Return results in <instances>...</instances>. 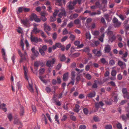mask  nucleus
Listing matches in <instances>:
<instances>
[{
  "instance_id": "1",
  "label": "nucleus",
  "mask_w": 129,
  "mask_h": 129,
  "mask_svg": "<svg viewBox=\"0 0 129 129\" xmlns=\"http://www.w3.org/2000/svg\"><path fill=\"white\" fill-rule=\"evenodd\" d=\"M18 51L20 56L21 57V58L20 61V62H22L23 61L26 60L27 57V55L25 51H24V54H22L21 52L19 50H18Z\"/></svg>"
},
{
  "instance_id": "2",
  "label": "nucleus",
  "mask_w": 129,
  "mask_h": 129,
  "mask_svg": "<svg viewBox=\"0 0 129 129\" xmlns=\"http://www.w3.org/2000/svg\"><path fill=\"white\" fill-rule=\"evenodd\" d=\"M30 20L33 21L34 20L37 22H39L41 21V19L38 18L37 15L34 13H32L30 17Z\"/></svg>"
},
{
  "instance_id": "3",
  "label": "nucleus",
  "mask_w": 129,
  "mask_h": 129,
  "mask_svg": "<svg viewBox=\"0 0 129 129\" xmlns=\"http://www.w3.org/2000/svg\"><path fill=\"white\" fill-rule=\"evenodd\" d=\"M59 12V10L56 9L55 10V11L53 13V15L51 16L50 18V20L51 22H54L56 20V16Z\"/></svg>"
},
{
  "instance_id": "4",
  "label": "nucleus",
  "mask_w": 129,
  "mask_h": 129,
  "mask_svg": "<svg viewBox=\"0 0 129 129\" xmlns=\"http://www.w3.org/2000/svg\"><path fill=\"white\" fill-rule=\"evenodd\" d=\"M21 22L25 27H29L30 26L29 20L27 18L21 20Z\"/></svg>"
},
{
  "instance_id": "5",
  "label": "nucleus",
  "mask_w": 129,
  "mask_h": 129,
  "mask_svg": "<svg viewBox=\"0 0 129 129\" xmlns=\"http://www.w3.org/2000/svg\"><path fill=\"white\" fill-rule=\"evenodd\" d=\"M114 26L115 27H119L121 24V23L119 21L118 19L116 17L113 18L112 20Z\"/></svg>"
},
{
  "instance_id": "6",
  "label": "nucleus",
  "mask_w": 129,
  "mask_h": 129,
  "mask_svg": "<svg viewBox=\"0 0 129 129\" xmlns=\"http://www.w3.org/2000/svg\"><path fill=\"white\" fill-rule=\"evenodd\" d=\"M55 61V59L54 58H53L52 60H48L47 61L46 64V66L48 67H52L53 66Z\"/></svg>"
},
{
  "instance_id": "7",
  "label": "nucleus",
  "mask_w": 129,
  "mask_h": 129,
  "mask_svg": "<svg viewBox=\"0 0 129 129\" xmlns=\"http://www.w3.org/2000/svg\"><path fill=\"white\" fill-rule=\"evenodd\" d=\"M28 85L27 87L29 91L32 93H33L35 89L33 86V84L31 80L30 81H28Z\"/></svg>"
},
{
  "instance_id": "8",
  "label": "nucleus",
  "mask_w": 129,
  "mask_h": 129,
  "mask_svg": "<svg viewBox=\"0 0 129 129\" xmlns=\"http://www.w3.org/2000/svg\"><path fill=\"white\" fill-rule=\"evenodd\" d=\"M119 54L121 55L123 54V56L120 57L124 61L126 62L127 61V60L125 58L127 57L128 55L127 52H126L124 53L123 54L122 51L121 50H120L119 51Z\"/></svg>"
},
{
  "instance_id": "9",
  "label": "nucleus",
  "mask_w": 129,
  "mask_h": 129,
  "mask_svg": "<svg viewBox=\"0 0 129 129\" xmlns=\"http://www.w3.org/2000/svg\"><path fill=\"white\" fill-rule=\"evenodd\" d=\"M47 47L46 45L43 46L42 48L41 47L39 48V52L43 56L45 54L44 52L47 50Z\"/></svg>"
},
{
  "instance_id": "10",
  "label": "nucleus",
  "mask_w": 129,
  "mask_h": 129,
  "mask_svg": "<svg viewBox=\"0 0 129 129\" xmlns=\"http://www.w3.org/2000/svg\"><path fill=\"white\" fill-rule=\"evenodd\" d=\"M122 91L123 93V96L124 98L127 99H129L128 93L127 92V90L125 88H123L122 90Z\"/></svg>"
},
{
  "instance_id": "11",
  "label": "nucleus",
  "mask_w": 129,
  "mask_h": 129,
  "mask_svg": "<svg viewBox=\"0 0 129 129\" xmlns=\"http://www.w3.org/2000/svg\"><path fill=\"white\" fill-rule=\"evenodd\" d=\"M30 39L32 42H34L37 43L38 42H41L42 41V40L40 38H38L37 37H33L31 36Z\"/></svg>"
},
{
  "instance_id": "12",
  "label": "nucleus",
  "mask_w": 129,
  "mask_h": 129,
  "mask_svg": "<svg viewBox=\"0 0 129 129\" xmlns=\"http://www.w3.org/2000/svg\"><path fill=\"white\" fill-rule=\"evenodd\" d=\"M61 12L58 15L59 17L61 18L63 16H66V12L64 9L62 8L60 10Z\"/></svg>"
},
{
  "instance_id": "13",
  "label": "nucleus",
  "mask_w": 129,
  "mask_h": 129,
  "mask_svg": "<svg viewBox=\"0 0 129 129\" xmlns=\"http://www.w3.org/2000/svg\"><path fill=\"white\" fill-rule=\"evenodd\" d=\"M23 70H24V77L27 80H28V78L27 77V74H28V70L27 68L23 66Z\"/></svg>"
},
{
  "instance_id": "14",
  "label": "nucleus",
  "mask_w": 129,
  "mask_h": 129,
  "mask_svg": "<svg viewBox=\"0 0 129 129\" xmlns=\"http://www.w3.org/2000/svg\"><path fill=\"white\" fill-rule=\"evenodd\" d=\"M67 7L70 10H73L74 9V6L75 5H74L73 4V2L70 1L67 4Z\"/></svg>"
},
{
  "instance_id": "15",
  "label": "nucleus",
  "mask_w": 129,
  "mask_h": 129,
  "mask_svg": "<svg viewBox=\"0 0 129 129\" xmlns=\"http://www.w3.org/2000/svg\"><path fill=\"white\" fill-rule=\"evenodd\" d=\"M92 52L96 56H100L102 55V53L100 50H98L97 49H95L93 50Z\"/></svg>"
},
{
  "instance_id": "16",
  "label": "nucleus",
  "mask_w": 129,
  "mask_h": 129,
  "mask_svg": "<svg viewBox=\"0 0 129 129\" xmlns=\"http://www.w3.org/2000/svg\"><path fill=\"white\" fill-rule=\"evenodd\" d=\"M111 49L110 46L108 44L106 45L104 48L105 51L106 52H109Z\"/></svg>"
},
{
  "instance_id": "17",
  "label": "nucleus",
  "mask_w": 129,
  "mask_h": 129,
  "mask_svg": "<svg viewBox=\"0 0 129 129\" xmlns=\"http://www.w3.org/2000/svg\"><path fill=\"white\" fill-rule=\"evenodd\" d=\"M118 64L119 66L122 69L124 68L126 66L125 63L120 60H118Z\"/></svg>"
},
{
  "instance_id": "18",
  "label": "nucleus",
  "mask_w": 129,
  "mask_h": 129,
  "mask_svg": "<svg viewBox=\"0 0 129 129\" xmlns=\"http://www.w3.org/2000/svg\"><path fill=\"white\" fill-rule=\"evenodd\" d=\"M2 55L3 59L5 61H6L7 60L6 56V52L4 49L2 48Z\"/></svg>"
},
{
  "instance_id": "19",
  "label": "nucleus",
  "mask_w": 129,
  "mask_h": 129,
  "mask_svg": "<svg viewBox=\"0 0 129 129\" xmlns=\"http://www.w3.org/2000/svg\"><path fill=\"white\" fill-rule=\"evenodd\" d=\"M104 105V104L102 101L99 103H95V106L96 108L98 109L100 106L102 107Z\"/></svg>"
},
{
  "instance_id": "20",
  "label": "nucleus",
  "mask_w": 129,
  "mask_h": 129,
  "mask_svg": "<svg viewBox=\"0 0 129 129\" xmlns=\"http://www.w3.org/2000/svg\"><path fill=\"white\" fill-rule=\"evenodd\" d=\"M41 30H39L38 29L37 27H34L33 28L32 31L33 33L36 34L38 33H40L41 31Z\"/></svg>"
},
{
  "instance_id": "21",
  "label": "nucleus",
  "mask_w": 129,
  "mask_h": 129,
  "mask_svg": "<svg viewBox=\"0 0 129 129\" xmlns=\"http://www.w3.org/2000/svg\"><path fill=\"white\" fill-rule=\"evenodd\" d=\"M69 73L67 72L64 74L63 76V79L64 81H67L68 78Z\"/></svg>"
},
{
  "instance_id": "22",
  "label": "nucleus",
  "mask_w": 129,
  "mask_h": 129,
  "mask_svg": "<svg viewBox=\"0 0 129 129\" xmlns=\"http://www.w3.org/2000/svg\"><path fill=\"white\" fill-rule=\"evenodd\" d=\"M116 39V37L114 35H113L111 37L109 38L108 42L109 43L110 42H113L114 41H115Z\"/></svg>"
},
{
  "instance_id": "23",
  "label": "nucleus",
  "mask_w": 129,
  "mask_h": 129,
  "mask_svg": "<svg viewBox=\"0 0 129 129\" xmlns=\"http://www.w3.org/2000/svg\"><path fill=\"white\" fill-rule=\"evenodd\" d=\"M78 14L77 13H75L73 15H71L70 17V19L71 20L74 18H75L78 16Z\"/></svg>"
},
{
  "instance_id": "24",
  "label": "nucleus",
  "mask_w": 129,
  "mask_h": 129,
  "mask_svg": "<svg viewBox=\"0 0 129 129\" xmlns=\"http://www.w3.org/2000/svg\"><path fill=\"white\" fill-rule=\"evenodd\" d=\"M82 0H74L73 2V4L74 5H75L77 3H78L79 5H80L81 3Z\"/></svg>"
},
{
  "instance_id": "25",
  "label": "nucleus",
  "mask_w": 129,
  "mask_h": 129,
  "mask_svg": "<svg viewBox=\"0 0 129 129\" xmlns=\"http://www.w3.org/2000/svg\"><path fill=\"white\" fill-rule=\"evenodd\" d=\"M99 83V82L98 81L96 80H94V83L92 86V87L94 88H96L98 87L97 84Z\"/></svg>"
},
{
  "instance_id": "26",
  "label": "nucleus",
  "mask_w": 129,
  "mask_h": 129,
  "mask_svg": "<svg viewBox=\"0 0 129 129\" xmlns=\"http://www.w3.org/2000/svg\"><path fill=\"white\" fill-rule=\"evenodd\" d=\"M95 95V92L94 91L89 93L88 95V97L91 98L92 97H94Z\"/></svg>"
},
{
  "instance_id": "27",
  "label": "nucleus",
  "mask_w": 129,
  "mask_h": 129,
  "mask_svg": "<svg viewBox=\"0 0 129 129\" xmlns=\"http://www.w3.org/2000/svg\"><path fill=\"white\" fill-rule=\"evenodd\" d=\"M45 30H47L48 31H50L51 30V28L50 27L48 26L47 24L45 23L44 24Z\"/></svg>"
},
{
  "instance_id": "28",
  "label": "nucleus",
  "mask_w": 129,
  "mask_h": 129,
  "mask_svg": "<svg viewBox=\"0 0 129 129\" xmlns=\"http://www.w3.org/2000/svg\"><path fill=\"white\" fill-rule=\"evenodd\" d=\"M60 59L61 61H64L66 59V57L63 54L59 56Z\"/></svg>"
},
{
  "instance_id": "29",
  "label": "nucleus",
  "mask_w": 129,
  "mask_h": 129,
  "mask_svg": "<svg viewBox=\"0 0 129 129\" xmlns=\"http://www.w3.org/2000/svg\"><path fill=\"white\" fill-rule=\"evenodd\" d=\"M1 105V107L2 108L3 110L5 112H6L7 111V109L5 107L6 105L5 104L3 103Z\"/></svg>"
},
{
  "instance_id": "30",
  "label": "nucleus",
  "mask_w": 129,
  "mask_h": 129,
  "mask_svg": "<svg viewBox=\"0 0 129 129\" xmlns=\"http://www.w3.org/2000/svg\"><path fill=\"white\" fill-rule=\"evenodd\" d=\"M92 34L95 36H98L99 35L100 32L99 31L97 30H95L92 31Z\"/></svg>"
},
{
  "instance_id": "31",
  "label": "nucleus",
  "mask_w": 129,
  "mask_h": 129,
  "mask_svg": "<svg viewBox=\"0 0 129 129\" xmlns=\"http://www.w3.org/2000/svg\"><path fill=\"white\" fill-rule=\"evenodd\" d=\"M79 107L80 106L79 105L77 104L76 105H75V109L74 110L77 113L78 112L79 110Z\"/></svg>"
},
{
  "instance_id": "32",
  "label": "nucleus",
  "mask_w": 129,
  "mask_h": 129,
  "mask_svg": "<svg viewBox=\"0 0 129 129\" xmlns=\"http://www.w3.org/2000/svg\"><path fill=\"white\" fill-rule=\"evenodd\" d=\"M7 117L9 119V120L10 121H11L13 117L12 114L10 113L8 114L7 115Z\"/></svg>"
},
{
  "instance_id": "33",
  "label": "nucleus",
  "mask_w": 129,
  "mask_h": 129,
  "mask_svg": "<svg viewBox=\"0 0 129 129\" xmlns=\"http://www.w3.org/2000/svg\"><path fill=\"white\" fill-rule=\"evenodd\" d=\"M117 73L116 71L115 70H112L111 73V75L113 77H115Z\"/></svg>"
},
{
  "instance_id": "34",
  "label": "nucleus",
  "mask_w": 129,
  "mask_h": 129,
  "mask_svg": "<svg viewBox=\"0 0 129 129\" xmlns=\"http://www.w3.org/2000/svg\"><path fill=\"white\" fill-rule=\"evenodd\" d=\"M83 50V52L87 53H89L90 51L89 48L88 47L84 48Z\"/></svg>"
},
{
  "instance_id": "35",
  "label": "nucleus",
  "mask_w": 129,
  "mask_h": 129,
  "mask_svg": "<svg viewBox=\"0 0 129 129\" xmlns=\"http://www.w3.org/2000/svg\"><path fill=\"white\" fill-rule=\"evenodd\" d=\"M86 38L87 39H90L91 38V36L89 32H87L86 34Z\"/></svg>"
},
{
  "instance_id": "36",
  "label": "nucleus",
  "mask_w": 129,
  "mask_h": 129,
  "mask_svg": "<svg viewBox=\"0 0 129 129\" xmlns=\"http://www.w3.org/2000/svg\"><path fill=\"white\" fill-rule=\"evenodd\" d=\"M104 36V34L103 33L101 35V36L100 37L99 39V40L102 42H103V38Z\"/></svg>"
},
{
  "instance_id": "37",
  "label": "nucleus",
  "mask_w": 129,
  "mask_h": 129,
  "mask_svg": "<svg viewBox=\"0 0 129 129\" xmlns=\"http://www.w3.org/2000/svg\"><path fill=\"white\" fill-rule=\"evenodd\" d=\"M31 108L34 113H36L37 111L36 107L35 106L32 105L31 106Z\"/></svg>"
},
{
  "instance_id": "38",
  "label": "nucleus",
  "mask_w": 129,
  "mask_h": 129,
  "mask_svg": "<svg viewBox=\"0 0 129 129\" xmlns=\"http://www.w3.org/2000/svg\"><path fill=\"white\" fill-rule=\"evenodd\" d=\"M20 45L22 47V50H24V44L23 42V39H22L21 40L20 42Z\"/></svg>"
},
{
  "instance_id": "39",
  "label": "nucleus",
  "mask_w": 129,
  "mask_h": 129,
  "mask_svg": "<svg viewBox=\"0 0 129 129\" xmlns=\"http://www.w3.org/2000/svg\"><path fill=\"white\" fill-rule=\"evenodd\" d=\"M48 13L46 11H43L41 12V16H45L47 15Z\"/></svg>"
},
{
  "instance_id": "40",
  "label": "nucleus",
  "mask_w": 129,
  "mask_h": 129,
  "mask_svg": "<svg viewBox=\"0 0 129 129\" xmlns=\"http://www.w3.org/2000/svg\"><path fill=\"white\" fill-rule=\"evenodd\" d=\"M113 99L115 102H117L118 101V99L117 95L115 94H114L113 96Z\"/></svg>"
},
{
  "instance_id": "41",
  "label": "nucleus",
  "mask_w": 129,
  "mask_h": 129,
  "mask_svg": "<svg viewBox=\"0 0 129 129\" xmlns=\"http://www.w3.org/2000/svg\"><path fill=\"white\" fill-rule=\"evenodd\" d=\"M85 77L86 79L89 80L91 79V76L89 74H87L85 75Z\"/></svg>"
},
{
  "instance_id": "42",
  "label": "nucleus",
  "mask_w": 129,
  "mask_h": 129,
  "mask_svg": "<svg viewBox=\"0 0 129 129\" xmlns=\"http://www.w3.org/2000/svg\"><path fill=\"white\" fill-rule=\"evenodd\" d=\"M117 38L118 40L119 41H122V38L121 35H117Z\"/></svg>"
},
{
  "instance_id": "43",
  "label": "nucleus",
  "mask_w": 129,
  "mask_h": 129,
  "mask_svg": "<svg viewBox=\"0 0 129 129\" xmlns=\"http://www.w3.org/2000/svg\"><path fill=\"white\" fill-rule=\"evenodd\" d=\"M58 118V115H57V114H56L55 116L54 119H55V121H56L57 122L58 124H59L60 123V122Z\"/></svg>"
},
{
  "instance_id": "44",
  "label": "nucleus",
  "mask_w": 129,
  "mask_h": 129,
  "mask_svg": "<svg viewBox=\"0 0 129 129\" xmlns=\"http://www.w3.org/2000/svg\"><path fill=\"white\" fill-rule=\"evenodd\" d=\"M105 128L106 129H112V126L110 124L106 125L105 126Z\"/></svg>"
},
{
  "instance_id": "45",
  "label": "nucleus",
  "mask_w": 129,
  "mask_h": 129,
  "mask_svg": "<svg viewBox=\"0 0 129 129\" xmlns=\"http://www.w3.org/2000/svg\"><path fill=\"white\" fill-rule=\"evenodd\" d=\"M83 10V8H81L80 9H76L75 10V11L77 13H80Z\"/></svg>"
},
{
  "instance_id": "46",
  "label": "nucleus",
  "mask_w": 129,
  "mask_h": 129,
  "mask_svg": "<svg viewBox=\"0 0 129 129\" xmlns=\"http://www.w3.org/2000/svg\"><path fill=\"white\" fill-rule=\"evenodd\" d=\"M117 128L118 129H122V127L121 124L119 123H118L117 125Z\"/></svg>"
},
{
  "instance_id": "47",
  "label": "nucleus",
  "mask_w": 129,
  "mask_h": 129,
  "mask_svg": "<svg viewBox=\"0 0 129 129\" xmlns=\"http://www.w3.org/2000/svg\"><path fill=\"white\" fill-rule=\"evenodd\" d=\"M69 38L71 40L73 41L75 39V36L71 34Z\"/></svg>"
},
{
  "instance_id": "48",
  "label": "nucleus",
  "mask_w": 129,
  "mask_h": 129,
  "mask_svg": "<svg viewBox=\"0 0 129 129\" xmlns=\"http://www.w3.org/2000/svg\"><path fill=\"white\" fill-rule=\"evenodd\" d=\"M39 78L42 81L43 83H47V81L46 80H44L43 78L41 76H40Z\"/></svg>"
},
{
  "instance_id": "49",
  "label": "nucleus",
  "mask_w": 129,
  "mask_h": 129,
  "mask_svg": "<svg viewBox=\"0 0 129 129\" xmlns=\"http://www.w3.org/2000/svg\"><path fill=\"white\" fill-rule=\"evenodd\" d=\"M109 62L110 64L112 66L114 65L115 63L114 61L112 59L110 60L109 61Z\"/></svg>"
},
{
  "instance_id": "50",
  "label": "nucleus",
  "mask_w": 129,
  "mask_h": 129,
  "mask_svg": "<svg viewBox=\"0 0 129 129\" xmlns=\"http://www.w3.org/2000/svg\"><path fill=\"white\" fill-rule=\"evenodd\" d=\"M18 29H17V31L19 33H22V29L20 27L18 28Z\"/></svg>"
},
{
  "instance_id": "51",
  "label": "nucleus",
  "mask_w": 129,
  "mask_h": 129,
  "mask_svg": "<svg viewBox=\"0 0 129 129\" xmlns=\"http://www.w3.org/2000/svg\"><path fill=\"white\" fill-rule=\"evenodd\" d=\"M61 67V64L60 63H59L57 66L56 68V69L57 70H59Z\"/></svg>"
},
{
  "instance_id": "52",
  "label": "nucleus",
  "mask_w": 129,
  "mask_h": 129,
  "mask_svg": "<svg viewBox=\"0 0 129 129\" xmlns=\"http://www.w3.org/2000/svg\"><path fill=\"white\" fill-rule=\"evenodd\" d=\"M74 23L76 24H80V22L79 19H77L75 20L74 21Z\"/></svg>"
},
{
  "instance_id": "53",
  "label": "nucleus",
  "mask_w": 129,
  "mask_h": 129,
  "mask_svg": "<svg viewBox=\"0 0 129 129\" xmlns=\"http://www.w3.org/2000/svg\"><path fill=\"white\" fill-rule=\"evenodd\" d=\"M41 34V36L42 37L44 38H46V36L44 34V32L42 31V30H41L40 32V33Z\"/></svg>"
},
{
  "instance_id": "54",
  "label": "nucleus",
  "mask_w": 129,
  "mask_h": 129,
  "mask_svg": "<svg viewBox=\"0 0 129 129\" xmlns=\"http://www.w3.org/2000/svg\"><path fill=\"white\" fill-rule=\"evenodd\" d=\"M119 18L122 20H123L124 19L126 18V17L122 15H120L119 16Z\"/></svg>"
},
{
  "instance_id": "55",
  "label": "nucleus",
  "mask_w": 129,
  "mask_h": 129,
  "mask_svg": "<svg viewBox=\"0 0 129 129\" xmlns=\"http://www.w3.org/2000/svg\"><path fill=\"white\" fill-rule=\"evenodd\" d=\"M71 119L73 121H75L76 119V117L73 115H70Z\"/></svg>"
},
{
  "instance_id": "56",
  "label": "nucleus",
  "mask_w": 129,
  "mask_h": 129,
  "mask_svg": "<svg viewBox=\"0 0 129 129\" xmlns=\"http://www.w3.org/2000/svg\"><path fill=\"white\" fill-rule=\"evenodd\" d=\"M71 79H72V81L69 83V84H72V85H73L74 84V83L75 79L73 78L72 77Z\"/></svg>"
},
{
  "instance_id": "57",
  "label": "nucleus",
  "mask_w": 129,
  "mask_h": 129,
  "mask_svg": "<svg viewBox=\"0 0 129 129\" xmlns=\"http://www.w3.org/2000/svg\"><path fill=\"white\" fill-rule=\"evenodd\" d=\"M45 71V69L44 68H42L40 69L39 73L41 74H43Z\"/></svg>"
},
{
  "instance_id": "58",
  "label": "nucleus",
  "mask_w": 129,
  "mask_h": 129,
  "mask_svg": "<svg viewBox=\"0 0 129 129\" xmlns=\"http://www.w3.org/2000/svg\"><path fill=\"white\" fill-rule=\"evenodd\" d=\"M67 118V116L66 115H64L63 117L61 119V120L62 121H64L66 120Z\"/></svg>"
},
{
  "instance_id": "59",
  "label": "nucleus",
  "mask_w": 129,
  "mask_h": 129,
  "mask_svg": "<svg viewBox=\"0 0 129 129\" xmlns=\"http://www.w3.org/2000/svg\"><path fill=\"white\" fill-rule=\"evenodd\" d=\"M23 7H21L18 8V11L19 13L23 11Z\"/></svg>"
},
{
  "instance_id": "60",
  "label": "nucleus",
  "mask_w": 129,
  "mask_h": 129,
  "mask_svg": "<svg viewBox=\"0 0 129 129\" xmlns=\"http://www.w3.org/2000/svg\"><path fill=\"white\" fill-rule=\"evenodd\" d=\"M24 108L23 107H21L20 109V115L21 116H22L23 115L24 113Z\"/></svg>"
},
{
  "instance_id": "61",
  "label": "nucleus",
  "mask_w": 129,
  "mask_h": 129,
  "mask_svg": "<svg viewBox=\"0 0 129 129\" xmlns=\"http://www.w3.org/2000/svg\"><path fill=\"white\" fill-rule=\"evenodd\" d=\"M40 19L42 20L43 21L45 22L47 20V18L45 16H41Z\"/></svg>"
},
{
  "instance_id": "62",
  "label": "nucleus",
  "mask_w": 129,
  "mask_h": 129,
  "mask_svg": "<svg viewBox=\"0 0 129 129\" xmlns=\"http://www.w3.org/2000/svg\"><path fill=\"white\" fill-rule=\"evenodd\" d=\"M56 46L57 47L60 48L61 47V45L60 43H57L55 44Z\"/></svg>"
},
{
  "instance_id": "63",
  "label": "nucleus",
  "mask_w": 129,
  "mask_h": 129,
  "mask_svg": "<svg viewBox=\"0 0 129 129\" xmlns=\"http://www.w3.org/2000/svg\"><path fill=\"white\" fill-rule=\"evenodd\" d=\"M92 21L91 19L90 18H89L87 19L86 22L87 24H89Z\"/></svg>"
},
{
  "instance_id": "64",
  "label": "nucleus",
  "mask_w": 129,
  "mask_h": 129,
  "mask_svg": "<svg viewBox=\"0 0 129 129\" xmlns=\"http://www.w3.org/2000/svg\"><path fill=\"white\" fill-rule=\"evenodd\" d=\"M83 111L84 113L85 114H87L88 113V111L86 108H84L83 109Z\"/></svg>"
}]
</instances>
